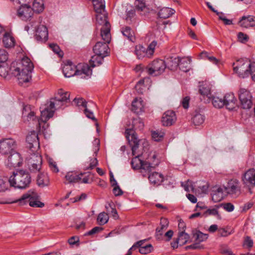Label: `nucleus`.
<instances>
[{
	"label": "nucleus",
	"mask_w": 255,
	"mask_h": 255,
	"mask_svg": "<svg viewBox=\"0 0 255 255\" xmlns=\"http://www.w3.org/2000/svg\"><path fill=\"white\" fill-rule=\"evenodd\" d=\"M33 68V64L30 59L27 57H24L19 63V66L14 69L9 68L6 62L0 63V76L5 77L11 70L12 74L17 77L19 83H26L31 79V73Z\"/></svg>",
	"instance_id": "1"
},
{
	"label": "nucleus",
	"mask_w": 255,
	"mask_h": 255,
	"mask_svg": "<svg viewBox=\"0 0 255 255\" xmlns=\"http://www.w3.org/2000/svg\"><path fill=\"white\" fill-rule=\"evenodd\" d=\"M69 98V92H64L62 89H59L55 98L50 99L45 105L40 107L42 120L46 122L52 117L56 110L62 108L65 104L70 102Z\"/></svg>",
	"instance_id": "2"
},
{
	"label": "nucleus",
	"mask_w": 255,
	"mask_h": 255,
	"mask_svg": "<svg viewBox=\"0 0 255 255\" xmlns=\"http://www.w3.org/2000/svg\"><path fill=\"white\" fill-rule=\"evenodd\" d=\"M144 123L142 120L139 118H134L132 122V128L127 129L125 132L126 136L128 141V143L131 148L132 155L139 147V140L138 139L135 130H141L143 128Z\"/></svg>",
	"instance_id": "3"
},
{
	"label": "nucleus",
	"mask_w": 255,
	"mask_h": 255,
	"mask_svg": "<svg viewBox=\"0 0 255 255\" xmlns=\"http://www.w3.org/2000/svg\"><path fill=\"white\" fill-rule=\"evenodd\" d=\"M31 182V177L28 172L19 170L13 172L8 179L11 186L19 189H25L29 187Z\"/></svg>",
	"instance_id": "4"
},
{
	"label": "nucleus",
	"mask_w": 255,
	"mask_h": 255,
	"mask_svg": "<svg viewBox=\"0 0 255 255\" xmlns=\"http://www.w3.org/2000/svg\"><path fill=\"white\" fill-rule=\"evenodd\" d=\"M233 69L241 78H244L250 75L252 77L255 72V63L248 59H241L233 63Z\"/></svg>",
	"instance_id": "5"
},
{
	"label": "nucleus",
	"mask_w": 255,
	"mask_h": 255,
	"mask_svg": "<svg viewBox=\"0 0 255 255\" xmlns=\"http://www.w3.org/2000/svg\"><path fill=\"white\" fill-rule=\"evenodd\" d=\"M37 194L34 192L29 191L27 193L23 194L22 196L17 200L0 202V204H11L14 203H18L20 205H23L27 203L32 207L42 208L44 206L43 203L39 201L37 199Z\"/></svg>",
	"instance_id": "6"
},
{
	"label": "nucleus",
	"mask_w": 255,
	"mask_h": 255,
	"mask_svg": "<svg viewBox=\"0 0 255 255\" xmlns=\"http://www.w3.org/2000/svg\"><path fill=\"white\" fill-rule=\"evenodd\" d=\"M97 23L102 25L101 28V36L107 41H109L111 38V25L107 20V13L105 11L96 13Z\"/></svg>",
	"instance_id": "7"
},
{
	"label": "nucleus",
	"mask_w": 255,
	"mask_h": 255,
	"mask_svg": "<svg viewBox=\"0 0 255 255\" xmlns=\"http://www.w3.org/2000/svg\"><path fill=\"white\" fill-rule=\"evenodd\" d=\"M166 68V64L165 61L161 59H157L149 64L146 69L149 75L157 76L162 73Z\"/></svg>",
	"instance_id": "8"
},
{
	"label": "nucleus",
	"mask_w": 255,
	"mask_h": 255,
	"mask_svg": "<svg viewBox=\"0 0 255 255\" xmlns=\"http://www.w3.org/2000/svg\"><path fill=\"white\" fill-rule=\"evenodd\" d=\"M241 107L244 109H250L253 105V97L250 92L246 89L240 88L238 92Z\"/></svg>",
	"instance_id": "9"
},
{
	"label": "nucleus",
	"mask_w": 255,
	"mask_h": 255,
	"mask_svg": "<svg viewBox=\"0 0 255 255\" xmlns=\"http://www.w3.org/2000/svg\"><path fill=\"white\" fill-rule=\"evenodd\" d=\"M134 155L135 157L132 158L131 161V166L134 169L140 168L141 170H144L149 172L151 171L152 168L154 167L157 165V162L154 163V162H149L146 161L141 160L138 157L139 155H136V152Z\"/></svg>",
	"instance_id": "10"
},
{
	"label": "nucleus",
	"mask_w": 255,
	"mask_h": 255,
	"mask_svg": "<svg viewBox=\"0 0 255 255\" xmlns=\"http://www.w3.org/2000/svg\"><path fill=\"white\" fill-rule=\"evenodd\" d=\"M242 181L251 193V190L255 186V169L250 168L246 171L242 176Z\"/></svg>",
	"instance_id": "11"
},
{
	"label": "nucleus",
	"mask_w": 255,
	"mask_h": 255,
	"mask_svg": "<svg viewBox=\"0 0 255 255\" xmlns=\"http://www.w3.org/2000/svg\"><path fill=\"white\" fill-rule=\"evenodd\" d=\"M17 143L12 138H5L0 141V152L2 154H8L16 151Z\"/></svg>",
	"instance_id": "12"
},
{
	"label": "nucleus",
	"mask_w": 255,
	"mask_h": 255,
	"mask_svg": "<svg viewBox=\"0 0 255 255\" xmlns=\"http://www.w3.org/2000/svg\"><path fill=\"white\" fill-rule=\"evenodd\" d=\"M102 39L104 42H97L95 46L93 47V51L97 55L102 56H107L110 53V49L108 44L111 42V38L109 41H107L103 38Z\"/></svg>",
	"instance_id": "13"
},
{
	"label": "nucleus",
	"mask_w": 255,
	"mask_h": 255,
	"mask_svg": "<svg viewBox=\"0 0 255 255\" xmlns=\"http://www.w3.org/2000/svg\"><path fill=\"white\" fill-rule=\"evenodd\" d=\"M27 147L32 151L34 152L39 148V141L37 132L32 131L26 136Z\"/></svg>",
	"instance_id": "14"
},
{
	"label": "nucleus",
	"mask_w": 255,
	"mask_h": 255,
	"mask_svg": "<svg viewBox=\"0 0 255 255\" xmlns=\"http://www.w3.org/2000/svg\"><path fill=\"white\" fill-rule=\"evenodd\" d=\"M32 8L27 4L22 5L17 11V15L21 20L27 21L33 15Z\"/></svg>",
	"instance_id": "15"
},
{
	"label": "nucleus",
	"mask_w": 255,
	"mask_h": 255,
	"mask_svg": "<svg viewBox=\"0 0 255 255\" xmlns=\"http://www.w3.org/2000/svg\"><path fill=\"white\" fill-rule=\"evenodd\" d=\"M9 154L6 162V165L9 168L19 167L22 162L20 154L16 151Z\"/></svg>",
	"instance_id": "16"
},
{
	"label": "nucleus",
	"mask_w": 255,
	"mask_h": 255,
	"mask_svg": "<svg viewBox=\"0 0 255 255\" xmlns=\"http://www.w3.org/2000/svg\"><path fill=\"white\" fill-rule=\"evenodd\" d=\"M226 192L229 194L238 195L241 193L240 182L237 179L229 181L227 186L225 187Z\"/></svg>",
	"instance_id": "17"
},
{
	"label": "nucleus",
	"mask_w": 255,
	"mask_h": 255,
	"mask_svg": "<svg viewBox=\"0 0 255 255\" xmlns=\"http://www.w3.org/2000/svg\"><path fill=\"white\" fill-rule=\"evenodd\" d=\"M92 73L91 69L87 64H79L77 66L76 76H79L82 79L90 78Z\"/></svg>",
	"instance_id": "18"
},
{
	"label": "nucleus",
	"mask_w": 255,
	"mask_h": 255,
	"mask_svg": "<svg viewBox=\"0 0 255 255\" xmlns=\"http://www.w3.org/2000/svg\"><path fill=\"white\" fill-rule=\"evenodd\" d=\"M177 118L173 111L165 112L162 117L161 122L164 126L169 127L173 125L176 121Z\"/></svg>",
	"instance_id": "19"
},
{
	"label": "nucleus",
	"mask_w": 255,
	"mask_h": 255,
	"mask_svg": "<svg viewBox=\"0 0 255 255\" xmlns=\"http://www.w3.org/2000/svg\"><path fill=\"white\" fill-rule=\"evenodd\" d=\"M85 174L81 173L78 174L75 171L68 172L65 176L66 181L64 183L66 184L79 182L81 180V176H83Z\"/></svg>",
	"instance_id": "20"
},
{
	"label": "nucleus",
	"mask_w": 255,
	"mask_h": 255,
	"mask_svg": "<svg viewBox=\"0 0 255 255\" xmlns=\"http://www.w3.org/2000/svg\"><path fill=\"white\" fill-rule=\"evenodd\" d=\"M48 30L47 27L43 25H39L36 30L35 33V39L39 41H46L48 39Z\"/></svg>",
	"instance_id": "21"
},
{
	"label": "nucleus",
	"mask_w": 255,
	"mask_h": 255,
	"mask_svg": "<svg viewBox=\"0 0 255 255\" xmlns=\"http://www.w3.org/2000/svg\"><path fill=\"white\" fill-rule=\"evenodd\" d=\"M225 106L229 110L235 109L237 105V99L234 94L227 93L224 96Z\"/></svg>",
	"instance_id": "22"
},
{
	"label": "nucleus",
	"mask_w": 255,
	"mask_h": 255,
	"mask_svg": "<svg viewBox=\"0 0 255 255\" xmlns=\"http://www.w3.org/2000/svg\"><path fill=\"white\" fill-rule=\"evenodd\" d=\"M239 24L243 27H254L255 26V16L250 15L243 16L241 18Z\"/></svg>",
	"instance_id": "23"
},
{
	"label": "nucleus",
	"mask_w": 255,
	"mask_h": 255,
	"mask_svg": "<svg viewBox=\"0 0 255 255\" xmlns=\"http://www.w3.org/2000/svg\"><path fill=\"white\" fill-rule=\"evenodd\" d=\"M148 179L152 184L158 186L163 181L164 177L161 173L154 172L148 175Z\"/></svg>",
	"instance_id": "24"
},
{
	"label": "nucleus",
	"mask_w": 255,
	"mask_h": 255,
	"mask_svg": "<svg viewBox=\"0 0 255 255\" xmlns=\"http://www.w3.org/2000/svg\"><path fill=\"white\" fill-rule=\"evenodd\" d=\"M37 184L40 187H44L49 185V176L46 173L42 172L38 174L36 179Z\"/></svg>",
	"instance_id": "25"
},
{
	"label": "nucleus",
	"mask_w": 255,
	"mask_h": 255,
	"mask_svg": "<svg viewBox=\"0 0 255 255\" xmlns=\"http://www.w3.org/2000/svg\"><path fill=\"white\" fill-rule=\"evenodd\" d=\"M3 37L2 42L4 47L6 48H11L14 46L15 44V41L14 37L11 34L8 32H3Z\"/></svg>",
	"instance_id": "26"
},
{
	"label": "nucleus",
	"mask_w": 255,
	"mask_h": 255,
	"mask_svg": "<svg viewBox=\"0 0 255 255\" xmlns=\"http://www.w3.org/2000/svg\"><path fill=\"white\" fill-rule=\"evenodd\" d=\"M31 158L33 159L34 161H36V162L32 163L31 166L30 168V170L31 172H37L39 171L41 169L42 164V157L38 154H34Z\"/></svg>",
	"instance_id": "27"
},
{
	"label": "nucleus",
	"mask_w": 255,
	"mask_h": 255,
	"mask_svg": "<svg viewBox=\"0 0 255 255\" xmlns=\"http://www.w3.org/2000/svg\"><path fill=\"white\" fill-rule=\"evenodd\" d=\"M29 111H30V108L29 106H26L23 107V110H22V117L24 118V117H26V120L29 121L30 120L35 121L37 122V125H39V120L37 119L36 116H35V113L33 112L30 111L29 112Z\"/></svg>",
	"instance_id": "28"
},
{
	"label": "nucleus",
	"mask_w": 255,
	"mask_h": 255,
	"mask_svg": "<svg viewBox=\"0 0 255 255\" xmlns=\"http://www.w3.org/2000/svg\"><path fill=\"white\" fill-rule=\"evenodd\" d=\"M77 66L72 63L66 64L63 68V73L66 77H71L76 74Z\"/></svg>",
	"instance_id": "29"
},
{
	"label": "nucleus",
	"mask_w": 255,
	"mask_h": 255,
	"mask_svg": "<svg viewBox=\"0 0 255 255\" xmlns=\"http://www.w3.org/2000/svg\"><path fill=\"white\" fill-rule=\"evenodd\" d=\"M125 20L129 24L135 25L137 23L135 9H127Z\"/></svg>",
	"instance_id": "30"
},
{
	"label": "nucleus",
	"mask_w": 255,
	"mask_h": 255,
	"mask_svg": "<svg viewBox=\"0 0 255 255\" xmlns=\"http://www.w3.org/2000/svg\"><path fill=\"white\" fill-rule=\"evenodd\" d=\"M144 105L143 104V101L141 100V98L138 99L135 98L132 102L131 104V110L133 112L138 114L143 111Z\"/></svg>",
	"instance_id": "31"
},
{
	"label": "nucleus",
	"mask_w": 255,
	"mask_h": 255,
	"mask_svg": "<svg viewBox=\"0 0 255 255\" xmlns=\"http://www.w3.org/2000/svg\"><path fill=\"white\" fill-rule=\"evenodd\" d=\"M175 12V11L174 9L164 7L160 9L158 12V16L161 18L166 19L170 17L172 15L174 14Z\"/></svg>",
	"instance_id": "32"
},
{
	"label": "nucleus",
	"mask_w": 255,
	"mask_h": 255,
	"mask_svg": "<svg viewBox=\"0 0 255 255\" xmlns=\"http://www.w3.org/2000/svg\"><path fill=\"white\" fill-rule=\"evenodd\" d=\"M146 48L143 46L139 45L135 48V52L138 59H142L145 57H150L151 56L148 54Z\"/></svg>",
	"instance_id": "33"
},
{
	"label": "nucleus",
	"mask_w": 255,
	"mask_h": 255,
	"mask_svg": "<svg viewBox=\"0 0 255 255\" xmlns=\"http://www.w3.org/2000/svg\"><path fill=\"white\" fill-rule=\"evenodd\" d=\"M190 60L187 58L180 59L178 67L180 70L187 72L190 69Z\"/></svg>",
	"instance_id": "34"
},
{
	"label": "nucleus",
	"mask_w": 255,
	"mask_h": 255,
	"mask_svg": "<svg viewBox=\"0 0 255 255\" xmlns=\"http://www.w3.org/2000/svg\"><path fill=\"white\" fill-rule=\"evenodd\" d=\"M92 1L94 9L96 13L104 12L105 11V2L104 0H91Z\"/></svg>",
	"instance_id": "35"
},
{
	"label": "nucleus",
	"mask_w": 255,
	"mask_h": 255,
	"mask_svg": "<svg viewBox=\"0 0 255 255\" xmlns=\"http://www.w3.org/2000/svg\"><path fill=\"white\" fill-rule=\"evenodd\" d=\"M179 60L180 58L178 57L167 59L166 67L171 70H175L178 66Z\"/></svg>",
	"instance_id": "36"
},
{
	"label": "nucleus",
	"mask_w": 255,
	"mask_h": 255,
	"mask_svg": "<svg viewBox=\"0 0 255 255\" xmlns=\"http://www.w3.org/2000/svg\"><path fill=\"white\" fill-rule=\"evenodd\" d=\"M121 31L123 35L127 37L129 41L133 42L135 40L134 32L130 27H124L122 28Z\"/></svg>",
	"instance_id": "37"
},
{
	"label": "nucleus",
	"mask_w": 255,
	"mask_h": 255,
	"mask_svg": "<svg viewBox=\"0 0 255 255\" xmlns=\"http://www.w3.org/2000/svg\"><path fill=\"white\" fill-rule=\"evenodd\" d=\"M212 199L215 202L221 201L223 199V192L222 188L219 187L216 190H213L211 193Z\"/></svg>",
	"instance_id": "38"
},
{
	"label": "nucleus",
	"mask_w": 255,
	"mask_h": 255,
	"mask_svg": "<svg viewBox=\"0 0 255 255\" xmlns=\"http://www.w3.org/2000/svg\"><path fill=\"white\" fill-rule=\"evenodd\" d=\"M192 234L195 242L199 243L205 241L208 238V234H204L199 231H193Z\"/></svg>",
	"instance_id": "39"
},
{
	"label": "nucleus",
	"mask_w": 255,
	"mask_h": 255,
	"mask_svg": "<svg viewBox=\"0 0 255 255\" xmlns=\"http://www.w3.org/2000/svg\"><path fill=\"white\" fill-rule=\"evenodd\" d=\"M212 100V103L214 107L221 109L225 106V101L224 97L220 98L218 96H212L210 99Z\"/></svg>",
	"instance_id": "40"
},
{
	"label": "nucleus",
	"mask_w": 255,
	"mask_h": 255,
	"mask_svg": "<svg viewBox=\"0 0 255 255\" xmlns=\"http://www.w3.org/2000/svg\"><path fill=\"white\" fill-rule=\"evenodd\" d=\"M192 122L195 126H200L205 121V117L197 111H195L192 118Z\"/></svg>",
	"instance_id": "41"
},
{
	"label": "nucleus",
	"mask_w": 255,
	"mask_h": 255,
	"mask_svg": "<svg viewBox=\"0 0 255 255\" xmlns=\"http://www.w3.org/2000/svg\"><path fill=\"white\" fill-rule=\"evenodd\" d=\"M189 239V235L186 233L184 231H181L179 232V235L177 240L179 242L180 246L185 244L188 241Z\"/></svg>",
	"instance_id": "42"
},
{
	"label": "nucleus",
	"mask_w": 255,
	"mask_h": 255,
	"mask_svg": "<svg viewBox=\"0 0 255 255\" xmlns=\"http://www.w3.org/2000/svg\"><path fill=\"white\" fill-rule=\"evenodd\" d=\"M105 56H102L100 55H96L92 57L90 60V64L91 66L93 67L99 66L102 63V61H103V58Z\"/></svg>",
	"instance_id": "43"
},
{
	"label": "nucleus",
	"mask_w": 255,
	"mask_h": 255,
	"mask_svg": "<svg viewBox=\"0 0 255 255\" xmlns=\"http://www.w3.org/2000/svg\"><path fill=\"white\" fill-rule=\"evenodd\" d=\"M33 12L35 11L37 13H39L43 11L44 9L43 3L42 2L41 0H35L33 3Z\"/></svg>",
	"instance_id": "44"
},
{
	"label": "nucleus",
	"mask_w": 255,
	"mask_h": 255,
	"mask_svg": "<svg viewBox=\"0 0 255 255\" xmlns=\"http://www.w3.org/2000/svg\"><path fill=\"white\" fill-rule=\"evenodd\" d=\"M109 220V216L105 212L100 213L97 217V222L100 225H104L106 224Z\"/></svg>",
	"instance_id": "45"
},
{
	"label": "nucleus",
	"mask_w": 255,
	"mask_h": 255,
	"mask_svg": "<svg viewBox=\"0 0 255 255\" xmlns=\"http://www.w3.org/2000/svg\"><path fill=\"white\" fill-rule=\"evenodd\" d=\"M145 80L146 79L144 78L139 80L135 86V89L139 94H142L143 93L145 88V86L144 84Z\"/></svg>",
	"instance_id": "46"
},
{
	"label": "nucleus",
	"mask_w": 255,
	"mask_h": 255,
	"mask_svg": "<svg viewBox=\"0 0 255 255\" xmlns=\"http://www.w3.org/2000/svg\"><path fill=\"white\" fill-rule=\"evenodd\" d=\"M152 137L154 141H159L163 139L165 135L164 132L162 131H153L152 132Z\"/></svg>",
	"instance_id": "47"
},
{
	"label": "nucleus",
	"mask_w": 255,
	"mask_h": 255,
	"mask_svg": "<svg viewBox=\"0 0 255 255\" xmlns=\"http://www.w3.org/2000/svg\"><path fill=\"white\" fill-rule=\"evenodd\" d=\"M199 93L204 96L207 97L209 99L211 98L210 89L207 86H200L199 90Z\"/></svg>",
	"instance_id": "48"
},
{
	"label": "nucleus",
	"mask_w": 255,
	"mask_h": 255,
	"mask_svg": "<svg viewBox=\"0 0 255 255\" xmlns=\"http://www.w3.org/2000/svg\"><path fill=\"white\" fill-rule=\"evenodd\" d=\"M217 208L223 207L224 209L228 212H232L234 210V206L231 203H222L219 205H215Z\"/></svg>",
	"instance_id": "49"
},
{
	"label": "nucleus",
	"mask_w": 255,
	"mask_h": 255,
	"mask_svg": "<svg viewBox=\"0 0 255 255\" xmlns=\"http://www.w3.org/2000/svg\"><path fill=\"white\" fill-rule=\"evenodd\" d=\"M136 9L138 11H143L146 8L145 0H135L134 2Z\"/></svg>",
	"instance_id": "50"
},
{
	"label": "nucleus",
	"mask_w": 255,
	"mask_h": 255,
	"mask_svg": "<svg viewBox=\"0 0 255 255\" xmlns=\"http://www.w3.org/2000/svg\"><path fill=\"white\" fill-rule=\"evenodd\" d=\"M152 250V246L149 244L145 245L143 247H140V248L139 249L138 251L141 254H147L151 253Z\"/></svg>",
	"instance_id": "51"
},
{
	"label": "nucleus",
	"mask_w": 255,
	"mask_h": 255,
	"mask_svg": "<svg viewBox=\"0 0 255 255\" xmlns=\"http://www.w3.org/2000/svg\"><path fill=\"white\" fill-rule=\"evenodd\" d=\"M218 209L215 206V208L213 209H209L206 210V211L204 213V214H205L206 216L207 215H213V216H216L217 218L218 219H221V217L220 215L219 214V212L218 211Z\"/></svg>",
	"instance_id": "52"
},
{
	"label": "nucleus",
	"mask_w": 255,
	"mask_h": 255,
	"mask_svg": "<svg viewBox=\"0 0 255 255\" xmlns=\"http://www.w3.org/2000/svg\"><path fill=\"white\" fill-rule=\"evenodd\" d=\"M73 102L78 107L82 106L85 108L87 107V103L83 98H75L74 99Z\"/></svg>",
	"instance_id": "53"
},
{
	"label": "nucleus",
	"mask_w": 255,
	"mask_h": 255,
	"mask_svg": "<svg viewBox=\"0 0 255 255\" xmlns=\"http://www.w3.org/2000/svg\"><path fill=\"white\" fill-rule=\"evenodd\" d=\"M50 47L54 52L57 54L59 56H63V52L60 50L59 46L56 44L52 43L49 45Z\"/></svg>",
	"instance_id": "54"
},
{
	"label": "nucleus",
	"mask_w": 255,
	"mask_h": 255,
	"mask_svg": "<svg viewBox=\"0 0 255 255\" xmlns=\"http://www.w3.org/2000/svg\"><path fill=\"white\" fill-rule=\"evenodd\" d=\"M8 59V54L4 49H0V63L6 62Z\"/></svg>",
	"instance_id": "55"
},
{
	"label": "nucleus",
	"mask_w": 255,
	"mask_h": 255,
	"mask_svg": "<svg viewBox=\"0 0 255 255\" xmlns=\"http://www.w3.org/2000/svg\"><path fill=\"white\" fill-rule=\"evenodd\" d=\"M49 165L52 172L55 173H58L59 172V169L57 164L53 159L49 160Z\"/></svg>",
	"instance_id": "56"
},
{
	"label": "nucleus",
	"mask_w": 255,
	"mask_h": 255,
	"mask_svg": "<svg viewBox=\"0 0 255 255\" xmlns=\"http://www.w3.org/2000/svg\"><path fill=\"white\" fill-rule=\"evenodd\" d=\"M98 164V160L96 158H93L90 159L89 165L85 167V170L92 169Z\"/></svg>",
	"instance_id": "57"
},
{
	"label": "nucleus",
	"mask_w": 255,
	"mask_h": 255,
	"mask_svg": "<svg viewBox=\"0 0 255 255\" xmlns=\"http://www.w3.org/2000/svg\"><path fill=\"white\" fill-rule=\"evenodd\" d=\"M156 44L157 42L155 41H153L146 48L148 51V54L150 55L151 56L153 55Z\"/></svg>",
	"instance_id": "58"
},
{
	"label": "nucleus",
	"mask_w": 255,
	"mask_h": 255,
	"mask_svg": "<svg viewBox=\"0 0 255 255\" xmlns=\"http://www.w3.org/2000/svg\"><path fill=\"white\" fill-rule=\"evenodd\" d=\"M254 244L253 241L251 237L247 236L245 238L244 246L248 248H251Z\"/></svg>",
	"instance_id": "59"
},
{
	"label": "nucleus",
	"mask_w": 255,
	"mask_h": 255,
	"mask_svg": "<svg viewBox=\"0 0 255 255\" xmlns=\"http://www.w3.org/2000/svg\"><path fill=\"white\" fill-rule=\"evenodd\" d=\"M146 240H143L139 241L135 243H134L133 246L130 248V250H132V251H134L137 249L140 248L141 247H143L145 245H144V243Z\"/></svg>",
	"instance_id": "60"
},
{
	"label": "nucleus",
	"mask_w": 255,
	"mask_h": 255,
	"mask_svg": "<svg viewBox=\"0 0 255 255\" xmlns=\"http://www.w3.org/2000/svg\"><path fill=\"white\" fill-rule=\"evenodd\" d=\"M84 113H85L86 116L87 118H88L89 119H90L95 122L97 121V119L95 118V117L93 114V113L92 112L90 111L87 107L86 108H85Z\"/></svg>",
	"instance_id": "61"
},
{
	"label": "nucleus",
	"mask_w": 255,
	"mask_h": 255,
	"mask_svg": "<svg viewBox=\"0 0 255 255\" xmlns=\"http://www.w3.org/2000/svg\"><path fill=\"white\" fill-rule=\"evenodd\" d=\"M181 185L184 187V190L187 192H189L190 188L192 190L194 189V187L192 185V182L189 180H187L184 184L183 183H182Z\"/></svg>",
	"instance_id": "62"
},
{
	"label": "nucleus",
	"mask_w": 255,
	"mask_h": 255,
	"mask_svg": "<svg viewBox=\"0 0 255 255\" xmlns=\"http://www.w3.org/2000/svg\"><path fill=\"white\" fill-rule=\"evenodd\" d=\"M166 229L165 227L162 226L160 227L157 228L156 229V237L158 239H160L163 235V230Z\"/></svg>",
	"instance_id": "63"
},
{
	"label": "nucleus",
	"mask_w": 255,
	"mask_h": 255,
	"mask_svg": "<svg viewBox=\"0 0 255 255\" xmlns=\"http://www.w3.org/2000/svg\"><path fill=\"white\" fill-rule=\"evenodd\" d=\"M113 189V193L116 196H121L123 194V192L122 189L120 188L118 185H115Z\"/></svg>",
	"instance_id": "64"
}]
</instances>
